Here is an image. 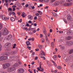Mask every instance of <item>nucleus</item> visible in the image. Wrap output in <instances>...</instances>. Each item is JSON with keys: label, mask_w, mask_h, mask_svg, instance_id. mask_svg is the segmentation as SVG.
<instances>
[{"label": "nucleus", "mask_w": 73, "mask_h": 73, "mask_svg": "<svg viewBox=\"0 0 73 73\" xmlns=\"http://www.w3.org/2000/svg\"><path fill=\"white\" fill-rule=\"evenodd\" d=\"M11 65L9 63H7L3 65V69H6L8 68Z\"/></svg>", "instance_id": "nucleus-1"}, {"label": "nucleus", "mask_w": 73, "mask_h": 73, "mask_svg": "<svg viewBox=\"0 0 73 73\" xmlns=\"http://www.w3.org/2000/svg\"><path fill=\"white\" fill-rule=\"evenodd\" d=\"M3 32L2 34L3 35H6L9 33V31H7V29H5L4 30H3Z\"/></svg>", "instance_id": "nucleus-2"}, {"label": "nucleus", "mask_w": 73, "mask_h": 73, "mask_svg": "<svg viewBox=\"0 0 73 73\" xmlns=\"http://www.w3.org/2000/svg\"><path fill=\"white\" fill-rule=\"evenodd\" d=\"M15 69V67H9L7 69V70L8 72H12V71H13Z\"/></svg>", "instance_id": "nucleus-3"}, {"label": "nucleus", "mask_w": 73, "mask_h": 73, "mask_svg": "<svg viewBox=\"0 0 73 73\" xmlns=\"http://www.w3.org/2000/svg\"><path fill=\"white\" fill-rule=\"evenodd\" d=\"M7 56H1L0 57V61L7 60Z\"/></svg>", "instance_id": "nucleus-4"}, {"label": "nucleus", "mask_w": 73, "mask_h": 73, "mask_svg": "<svg viewBox=\"0 0 73 73\" xmlns=\"http://www.w3.org/2000/svg\"><path fill=\"white\" fill-rule=\"evenodd\" d=\"M65 44L69 46H71V45H73V42L72 41L70 42L66 41L65 42Z\"/></svg>", "instance_id": "nucleus-5"}, {"label": "nucleus", "mask_w": 73, "mask_h": 73, "mask_svg": "<svg viewBox=\"0 0 73 73\" xmlns=\"http://www.w3.org/2000/svg\"><path fill=\"white\" fill-rule=\"evenodd\" d=\"M18 72L19 73H23L24 72V70L23 68H20L18 69Z\"/></svg>", "instance_id": "nucleus-6"}, {"label": "nucleus", "mask_w": 73, "mask_h": 73, "mask_svg": "<svg viewBox=\"0 0 73 73\" xmlns=\"http://www.w3.org/2000/svg\"><path fill=\"white\" fill-rule=\"evenodd\" d=\"M2 18L3 20H9V17H5L4 15L2 16Z\"/></svg>", "instance_id": "nucleus-7"}, {"label": "nucleus", "mask_w": 73, "mask_h": 73, "mask_svg": "<svg viewBox=\"0 0 73 73\" xmlns=\"http://www.w3.org/2000/svg\"><path fill=\"white\" fill-rule=\"evenodd\" d=\"M12 38V35H9V36L6 37V39L7 40H10L11 38Z\"/></svg>", "instance_id": "nucleus-8"}, {"label": "nucleus", "mask_w": 73, "mask_h": 73, "mask_svg": "<svg viewBox=\"0 0 73 73\" xmlns=\"http://www.w3.org/2000/svg\"><path fill=\"white\" fill-rule=\"evenodd\" d=\"M28 18L29 20H32L33 19V17L31 15H29L28 16Z\"/></svg>", "instance_id": "nucleus-9"}, {"label": "nucleus", "mask_w": 73, "mask_h": 73, "mask_svg": "<svg viewBox=\"0 0 73 73\" xmlns=\"http://www.w3.org/2000/svg\"><path fill=\"white\" fill-rule=\"evenodd\" d=\"M45 38L46 40V42H47L48 44H49V40H48V37L47 36V35H46Z\"/></svg>", "instance_id": "nucleus-10"}, {"label": "nucleus", "mask_w": 73, "mask_h": 73, "mask_svg": "<svg viewBox=\"0 0 73 73\" xmlns=\"http://www.w3.org/2000/svg\"><path fill=\"white\" fill-rule=\"evenodd\" d=\"M59 46V47H60L61 50H64L65 49V47L64 46H62L61 45H60Z\"/></svg>", "instance_id": "nucleus-11"}, {"label": "nucleus", "mask_w": 73, "mask_h": 73, "mask_svg": "<svg viewBox=\"0 0 73 73\" xmlns=\"http://www.w3.org/2000/svg\"><path fill=\"white\" fill-rule=\"evenodd\" d=\"M10 54V53L8 52H7L6 53L4 54V56L5 57V56H9Z\"/></svg>", "instance_id": "nucleus-12"}, {"label": "nucleus", "mask_w": 73, "mask_h": 73, "mask_svg": "<svg viewBox=\"0 0 73 73\" xmlns=\"http://www.w3.org/2000/svg\"><path fill=\"white\" fill-rule=\"evenodd\" d=\"M65 1H61L60 2V4L61 5H64V3H65Z\"/></svg>", "instance_id": "nucleus-13"}, {"label": "nucleus", "mask_w": 73, "mask_h": 73, "mask_svg": "<svg viewBox=\"0 0 73 73\" xmlns=\"http://www.w3.org/2000/svg\"><path fill=\"white\" fill-rule=\"evenodd\" d=\"M72 38V37L71 36H67L66 38V40H70L71 38Z\"/></svg>", "instance_id": "nucleus-14"}, {"label": "nucleus", "mask_w": 73, "mask_h": 73, "mask_svg": "<svg viewBox=\"0 0 73 73\" xmlns=\"http://www.w3.org/2000/svg\"><path fill=\"white\" fill-rule=\"evenodd\" d=\"M16 53V51H11V54H15Z\"/></svg>", "instance_id": "nucleus-15"}, {"label": "nucleus", "mask_w": 73, "mask_h": 73, "mask_svg": "<svg viewBox=\"0 0 73 73\" xmlns=\"http://www.w3.org/2000/svg\"><path fill=\"white\" fill-rule=\"evenodd\" d=\"M70 4H71V3H67L64 4V5H65V6L70 5Z\"/></svg>", "instance_id": "nucleus-16"}, {"label": "nucleus", "mask_w": 73, "mask_h": 73, "mask_svg": "<svg viewBox=\"0 0 73 73\" xmlns=\"http://www.w3.org/2000/svg\"><path fill=\"white\" fill-rule=\"evenodd\" d=\"M71 18V17L70 16V15H68V17H67L68 20H70Z\"/></svg>", "instance_id": "nucleus-17"}, {"label": "nucleus", "mask_w": 73, "mask_h": 73, "mask_svg": "<svg viewBox=\"0 0 73 73\" xmlns=\"http://www.w3.org/2000/svg\"><path fill=\"white\" fill-rule=\"evenodd\" d=\"M27 46H29L30 45V42L29 41H27L26 42Z\"/></svg>", "instance_id": "nucleus-18"}, {"label": "nucleus", "mask_w": 73, "mask_h": 73, "mask_svg": "<svg viewBox=\"0 0 73 73\" xmlns=\"http://www.w3.org/2000/svg\"><path fill=\"white\" fill-rule=\"evenodd\" d=\"M54 4L55 5H58L59 4V2L58 1H56L55 2Z\"/></svg>", "instance_id": "nucleus-19"}, {"label": "nucleus", "mask_w": 73, "mask_h": 73, "mask_svg": "<svg viewBox=\"0 0 73 73\" xmlns=\"http://www.w3.org/2000/svg\"><path fill=\"white\" fill-rule=\"evenodd\" d=\"M40 53L42 56H44L45 55V53L43 51H41Z\"/></svg>", "instance_id": "nucleus-20"}, {"label": "nucleus", "mask_w": 73, "mask_h": 73, "mask_svg": "<svg viewBox=\"0 0 73 73\" xmlns=\"http://www.w3.org/2000/svg\"><path fill=\"white\" fill-rule=\"evenodd\" d=\"M22 28L23 29H24L25 30H26L27 29V27H25V26L24 25H23Z\"/></svg>", "instance_id": "nucleus-21"}, {"label": "nucleus", "mask_w": 73, "mask_h": 73, "mask_svg": "<svg viewBox=\"0 0 73 73\" xmlns=\"http://www.w3.org/2000/svg\"><path fill=\"white\" fill-rule=\"evenodd\" d=\"M73 53V49H72L70 50L69 52V54H72V53Z\"/></svg>", "instance_id": "nucleus-22"}, {"label": "nucleus", "mask_w": 73, "mask_h": 73, "mask_svg": "<svg viewBox=\"0 0 73 73\" xmlns=\"http://www.w3.org/2000/svg\"><path fill=\"white\" fill-rule=\"evenodd\" d=\"M39 68L40 69H41V70H40V71H42V72H43L44 70V68H41V66L40 65L39 66Z\"/></svg>", "instance_id": "nucleus-23"}, {"label": "nucleus", "mask_w": 73, "mask_h": 73, "mask_svg": "<svg viewBox=\"0 0 73 73\" xmlns=\"http://www.w3.org/2000/svg\"><path fill=\"white\" fill-rule=\"evenodd\" d=\"M53 58L54 60H56L57 59V56L56 55H54L53 56Z\"/></svg>", "instance_id": "nucleus-24"}, {"label": "nucleus", "mask_w": 73, "mask_h": 73, "mask_svg": "<svg viewBox=\"0 0 73 73\" xmlns=\"http://www.w3.org/2000/svg\"><path fill=\"white\" fill-rule=\"evenodd\" d=\"M11 21H15V18H14L13 17H11Z\"/></svg>", "instance_id": "nucleus-25"}, {"label": "nucleus", "mask_w": 73, "mask_h": 73, "mask_svg": "<svg viewBox=\"0 0 73 73\" xmlns=\"http://www.w3.org/2000/svg\"><path fill=\"white\" fill-rule=\"evenodd\" d=\"M13 66H19V64H18V63H16L14 64Z\"/></svg>", "instance_id": "nucleus-26"}, {"label": "nucleus", "mask_w": 73, "mask_h": 73, "mask_svg": "<svg viewBox=\"0 0 73 73\" xmlns=\"http://www.w3.org/2000/svg\"><path fill=\"white\" fill-rule=\"evenodd\" d=\"M12 15H13V16H14L15 17H16V14H15V13L14 12H12Z\"/></svg>", "instance_id": "nucleus-27"}, {"label": "nucleus", "mask_w": 73, "mask_h": 73, "mask_svg": "<svg viewBox=\"0 0 73 73\" xmlns=\"http://www.w3.org/2000/svg\"><path fill=\"white\" fill-rule=\"evenodd\" d=\"M22 17H25V16H26V14L25 13H24V14H23L22 15Z\"/></svg>", "instance_id": "nucleus-28"}, {"label": "nucleus", "mask_w": 73, "mask_h": 73, "mask_svg": "<svg viewBox=\"0 0 73 73\" xmlns=\"http://www.w3.org/2000/svg\"><path fill=\"white\" fill-rule=\"evenodd\" d=\"M54 42H52L51 43V46H52V47H54Z\"/></svg>", "instance_id": "nucleus-29"}, {"label": "nucleus", "mask_w": 73, "mask_h": 73, "mask_svg": "<svg viewBox=\"0 0 73 73\" xmlns=\"http://www.w3.org/2000/svg\"><path fill=\"white\" fill-rule=\"evenodd\" d=\"M4 5H6L7 7H8V3H5L4 4Z\"/></svg>", "instance_id": "nucleus-30"}, {"label": "nucleus", "mask_w": 73, "mask_h": 73, "mask_svg": "<svg viewBox=\"0 0 73 73\" xmlns=\"http://www.w3.org/2000/svg\"><path fill=\"white\" fill-rule=\"evenodd\" d=\"M72 33H73V32H72V31H71V32H68L67 33V35H70Z\"/></svg>", "instance_id": "nucleus-31"}, {"label": "nucleus", "mask_w": 73, "mask_h": 73, "mask_svg": "<svg viewBox=\"0 0 73 73\" xmlns=\"http://www.w3.org/2000/svg\"><path fill=\"white\" fill-rule=\"evenodd\" d=\"M52 62L53 63V64L55 66H57V65H56V64L55 63V62H54L53 61H52Z\"/></svg>", "instance_id": "nucleus-32"}, {"label": "nucleus", "mask_w": 73, "mask_h": 73, "mask_svg": "<svg viewBox=\"0 0 73 73\" xmlns=\"http://www.w3.org/2000/svg\"><path fill=\"white\" fill-rule=\"evenodd\" d=\"M59 42H62L63 41V39L61 38L59 40Z\"/></svg>", "instance_id": "nucleus-33"}, {"label": "nucleus", "mask_w": 73, "mask_h": 73, "mask_svg": "<svg viewBox=\"0 0 73 73\" xmlns=\"http://www.w3.org/2000/svg\"><path fill=\"white\" fill-rule=\"evenodd\" d=\"M38 46L39 49H41L42 48V46H41L40 45H38Z\"/></svg>", "instance_id": "nucleus-34"}, {"label": "nucleus", "mask_w": 73, "mask_h": 73, "mask_svg": "<svg viewBox=\"0 0 73 73\" xmlns=\"http://www.w3.org/2000/svg\"><path fill=\"white\" fill-rule=\"evenodd\" d=\"M61 68H61V66H59L57 67V68L58 69H61Z\"/></svg>", "instance_id": "nucleus-35"}, {"label": "nucleus", "mask_w": 73, "mask_h": 73, "mask_svg": "<svg viewBox=\"0 0 73 73\" xmlns=\"http://www.w3.org/2000/svg\"><path fill=\"white\" fill-rule=\"evenodd\" d=\"M44 1L45 3H48L49 2V0H44Z\"/></svg>", "instance_id": "nucleus-36"}, {"label": "nucleus", "mask_w": 73, "mask_h": 73, "mask_svg": "<svg viewBox=\"0 0 73 73\" xmlns=\"http://www.w3.org/2000/svg\"><path fill=\"white\" fill-rule=\"evenodd\" d=\"M12 14V12H10L9 13V16H11V15Z\"/></svg>", "instance_id": "nucleus-37"}, {"label": "nucleus", "mask_w": 73, "mask_h": 73, "mask_svg": "<svg viewBox=\"0 0 73 73\" xmlns=\"http://www.w3.org/2000/svg\"><path fill=\"white\" fill-rule=\"evenodd\" d=\"M2 25L1 23H0V29H1L2 28Z\"/></svg>", "instance_id": "nucleus-38"}, {"label": "nucleus", "mask_w": 73, "mask_h": 73, "mask_svg": "<svg viewBox=\"0 0 73 73\" xmlns=\"http://www.w3.org/2000/svg\"><path fill=\"white\" fill-rule=\"evenodd\" d=\"M27 48H28L29 49V50H31V47H29V46H28L27 47Z\"/></svg>", "instance_id": "nucleus-39"}, {"label": "nucleus", "mask_w": 73, "mask_h": 73, "mask_svg": "<svg viewBox=\"0 0 73 73\" xmlns=\"http://www.w3.org/2000/svg\"><path fill=\"white\" fill-rule=\"evenodd\" d=\"M38 12L39 13L40 15H42V12L41 11H38Z\"/></svg>", "instance_id": "nucleus-40"}, {"label": "nucleus", "mask_w": 73, "mask_h": 73, "mask_svg": "<svg viewBox=\"0 0 73 73\" xmlns=\"http://www.w3.org/2000/svg\"><path fill=\"white\" fill-rule=\"evenodd\" d=\"M66 1L67 2H71L72 0H66Z\"/></svg>", "instance_id": "nucleus-41"}, {"label": "nucleus", "mask_w": 73, "mask_h": 73, "mask_svg": "<svg viewBox=\"0 0 73 73\" xmlns=\"http://www.w3.org/2000/svg\"><path fill=\"white\" fill-rule=\"evenodd\" d=\"M34 26H35V27H36L37 26V23H35L33 24Z\"/></svg>", "instance_id": "nucleus-42"}, {"label": "nucleus", "mask_w": 73, "mask_h": 73, "mask_svg": "<svg viewBox=\"0 0 73 73\" xmlns=\"http://www.w3.org/2000/svg\"><path fill=\"white\" fill-rule=\"evenodd\" d=\"M5 1L6 3H8V0H5Z\"/></svg>", "instance_id": "nucleus-43"}, {"label": "nucleus", "mask_w": 73, "mask_h": 73, "mask_svg": "<svg viewBox=\"0 0 73 73\" xmlns=\"http://www.w3.org/2000/svg\"><path fill=\"white\" fill-rule=\"evenodd\" d=\"M32 21H28V23H29V24H31V23H32Z\"/></svg>", "instance_id": "nucleus-44"}, {"label": "nucleus", "mask_w": 73, "mask_h": 73, "mask_svg": "<svg viewBox=\"0 0 73 73\" xmlns=\"http://www.w3.org/2000/svg\"><path fill=\"white\" fill-rule=\"evenodd\" d=\"M35 15L36 16H38L39 15V14H38V13H36L35 14Z\"/></svg>", "instance_id": "nucleus-45"}, {"label": "nucleus", "mask_w": 73, "mask_h": 73, "mask_svg": "<svg viewBox=\"0 0 73 73\" xmlns=\"http://www.w3.org/2000/svg\"><path fill=\"white\" fill-rule=\"evenodd\" d=\"M42 42H44V38L42 39Z\"/></svg>", "instance_id": "nucleus-46"}, {"label": "nucleus", "mask_w": 73, "mask_h": 73, "mask_svg": "<svg viewBox=\"0 0 73 73\" xmlns=\"http://www.w3.org/2000/svg\"><path fill=\"white\" fill-rule=\"evenodd\" d=\"M28 5H29L28 4H26L25 5V7H26V8H27L28 7Z\"/></svg>", "instance_id": "nucleus-47"}, {"label": "nucleus", "mask_w": 73, "mask_h": 73, "mask_svg": "<svg viewBox=\"0 0 73 73\" xmlns=\"http://www.w3.org/2000/svg\"><path fill=\"white\" fill-rule=\"evenodd\" d=\"M37 19V17L36 16L34 17V20H36Z\"/></svg>", "instance_id": "nucleus-48"}, {"label": "nucleus", "mask_w": 73, "mask_h": 73, "mask_svg": "<svg viewBox=\"0 0 73 73\" xmlns=\"http://www.w3.org/2000/svg\"><path fill=\"white\" fill-rule=\"evenodd\" d=\"M12 7H13V8H16V5H13Z\"/></svg>", "instance_id": "nucleus-49"}, {"label": "nucleus", "mask_w": 73, "mask_h": 73, "mask_svg": "<svg viewBox=\"0 0 73 73\" xmlns=\"http://www.w3.org/2000/svg\"><path fill=\"white\" fill-rule=\"evenodd\" d=\"M63 20H64V21L65 23H67V22L66 21L65 19H63Z\"/></svg>", "instance_id": "nucleus-50"}, {"label": "nucleus", "mask_w": 73, "mask_h": 73, "mask_svg": "<svg viewBox=\"0 0 73 73\" xmlns=\"http://www.w3.org/2000/svg\"><path fill=\"white\" fill-rule=\"evenodd\" d=\"M10 45H11V44H10V43H9L7 45V46H10Z\"/></svg>", "instance_id": "nucleus-51"}, {"label": "nucleus", "mask_w": 73, "mask_h": 73, "mask_svg": "<svg viewBox=\"0 0 73 73\" xmlns=\"http://www.w3.org/2000/svg\"><path fill=\"white\" fill-rule=\"evenodd\" d=\"M37 32V30H34L33 31V33H35V32Z\"/></svg>", "instance_id": "nucleus-52"}, {"label": "nucleus", "mask_w": 73, "mask_h": 73, "mask_svg": "<svg viewBox=\"0 0 73 73\" xmlns=\"http://www.w3.org/2000/svg\"><path fill=\"white\" fill-rule=\"evenodd\" d=\"M41 58H43V60L45 59V58L44 56H42L41 57Z\"/></svg>", "instance_id": "nucleus-53"}, {"label": "nucleus", "mask_w": 73, "mask_h": 73, "mask_svg": "<svg viewBox=\"0 0 73 73\" xmlns=\"http://www.w3.org/2000/svg\"><path fill=\"white\" fill-rule=\"evenodd\" d=\"M43 33L44 34H45L46 33V31L45 30L43 31Z\"/></svg>", "instance_id": "nucleus-54"}, {"label": "nucleus", "mask_w": 73, "mask_h": 73, "mask_svg": "<svg viewBox=\"0 0 73 73\" xmlns=\"http://www.w3.org/2000/svg\"><path fill=\"white\" fill-rule=\"evenodd\" d=\"M38 58V57H36L35 58V60H37Z\"/></svg>", "instance_id": "nucleus-55"}, {"label": "nucleus", "mask_w": 73, "mask_h": 73, "mask_svg": "<svg viewBox=\"0 0 73 73\" xmlns=\"http://www.w3.org/2000/svg\"><path fill=\"white\" fill-rule=\"evenodd\" d=\"M36 51H39V49L38 48H37L36 49Z\"/></svg>", "instance_id": "nucleus-56"}, {"label": "nucleus", "mask_w": 73, "mask_h": 73, "mask_svg": "<svg viewBox=\"0 0 73 73\" xmlns=\"http://www.w3.org/2000/svg\"><path fill=\"white\" fill-rule=\"evenodd\" d=\"M1 46L0 45V51H1Z\"/></svg>", "instance_id": "nucleus-57"}, {"label": "nucleus", "mask_w": 73, "mask_h": 73, "mask_svg": "<svg viewBox=\"0 0 73 73\" xmlns=\"http://www.w3.org/2000/svg\"><path fill=\"white\" fill-rule=\"evenodd\" d=\"M10 5H14V4H13V3H12L10 4Z\"/></svg>", "instance_id": "nucleus-58"}, {"label": "nucleus", "mask_w": 73, "mask_h": 73, "mask_svg": "<svg viewBox=\"0 0 73 73\" xmlns=\"http://www.w3.org/2000/svg\"><path fill=\"white\" fill-rule=\"evenodd\" d=\"M17 13L18 15H20V13L19 12H17Z\"/></svg>", "instance_id": "nucleus-59"}, {"label": "nucleus", "mask_w": 73, "mask_h": 73, "mask_svg": "<svg viewBox=\"0 0 73 73\" xmlns=\"http://www.w3.org/2000/svg\"><path fill=\"white\" fill-rule=\"evenodd\" d=\"M55 1H56V0H51V2L52 3L54 2Z\"/></svg>", "instance_id": "nucleus-60"}, {"label": "nucleus", "mask_w": 73, "mask_h": 73, "mask_svg": "<svg viewBox=\"0 0 73 73\" xmlns=\"http://www.w3.org/2000/svg\"><path fill=\"white\" fill-rule=\"evenodd\" d=\"M52 32V29H50V33H51V32Z\"/></svg>", "instance_id": "nucleus-61"}, {"label": "nucleus", "mask_w": 73, "mask_h": 73, "mask_svg": "<svg viewBox=\"0 0 73 73\" xmlns=\"http://www.w3.org/2000/svg\"><path fill=\"white\" fill-rule=\"evenodd\" d=\"M53 54H56V52H53Z\"/></svg>", "instance_id": "nucleus-62"}, {"label": "nucleus", "mask_w": 73, "mask_h": 73, "mask_svg": "<svg viewBox=\"0 0 73 73\" xmlns=\"http://www.w3.org/2000/svg\"><path fill=\"white\" fill-rule=\"evenodd\" d=\"M25 4V3H22V5H24Z\"/></svg>", "instance_id": "nucleus-63"}, {"label": "nucleus", "mask_w": 73, "mask_h": 73, "mask_svg": "<svg viewBox=\"0 0 73 73\" xmlns=\"http://www.w3.org/2000/svg\"><path fill=\"white\" fill-rule=\"evenodd\" d=\"M58 57L59 58H61V56H60V55H58Z\"/></svg>", "instance_id": "nucleus-64"}]
</instances>
